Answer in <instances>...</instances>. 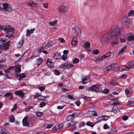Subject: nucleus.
I'll use <instances>...</instances> for the list:
<instances>
[{
    "mask_svg": "<svg viewBox=\"0 0 134 134\" xmlns=\"http://www.w3.org/2000/svg\"><path fill=\"white\" fill-rule=\"evenodd\" d=\"M5 41L3 40H0V44H1V49L3 50H7L8 49V47L9 46V41H8V42H6L5 44L4 45L2 44H4L5 43Z\"/></svg>",
    "mask_w": 134,
    "mask_h": 134,
    "instance_id": "obj_5",
    "label": "nucleus"
},
{
    "mask_svg": "<svg viewBox=\"0 0 134 134\" xmlns=\"http://www.w3.org/2000/svg\"><path fill=\"white\" fill-rule=\"evenodd\" d=\"M101 120L106 121L108 120L109 117L108 116H103L100 117Z\"/></svg>",
    "mask_w": 134,
    "mask_h": 134,
    "instance_id": "obj_29",
    "label": "nucleus"
},
{
    "mask_svg": "<svg viewBox=\"0 0 134 134\" xmlns=\"http://www.w3.org/2000/svg\"><path fill=\"white\" fill-rule=\"evenodd\" d=\"M127 66H120L119 69V70L120 71H123L124 70L126 71H128V70H127Z\"/></svg>",
    "mask_w": 134,
    "mask_h": 134,
    "instance_id": "obj_20",
    "label": "nucleus"
},
{
    "mask_svg": "<svg viewBox=\"0 0 134 134\" xmlns=\"http://www.w3.org/2000/svg\"><path fill=\"white\" fill-rule=\"evenodd\" d=\"M57 22V20H55L53 21L52 22H49V23L51 24L52 26H54L56 25Z\"/></svg>",
    "mask_w": 134,
    "mask_h": 134,
    "instance_id": "obj_39",
    "label": "nucleus"
},
{
    "mask_svg": "<svg viewBox=\"0 0 134 134\" xmlns=\"http://www.w3.org/2000/svg\"><path fill=\"white\" fill-rule=\"evenodd\" d=\"M99 53V50L97 49H94L93 51V53L94 54L96 55L98 54Z\"/></svg>",
    "mask_w": 134,
    "mask_h": 134,
    "instance_id": "obj_47",
    "label": "nucleus"
},
{
    "mask_svg": "<svg viewBox=\"0 0 134 134\" xmlns=\"http://www.w3.org/2000/svg\"><path fill=\"white\" fill-rule=\"evenodd\" d=\"M81 97L84 99H85L87 98H89V97H87L86 96H85L83 94H82L81 95Z\"/></svg>",
    "mask_w": 134,
    "mask_h": 134,
    "instance_id": "obj_63",
    "label": "nucleus"
},
{
    "mask_svg": "<svg viewBox=\"0 0 134 134\" xmlns=\"http://www.w3.org/2000/svg\"><path fill=\"white\" fill-rule=\"evenodd\" d=\"M36 114L38 117H40L42 116L43 115V113L42 112L38 111L36 112Z\"/></svg>",
    "mask_w": 134,
    "mask_h": 134,
    "instance_id": "obj_36",
    "label": "nucleus"
},
{
    "mask_svg": "<svg viewBox=\"0 0 134 134\" xmlns=\"http://www.w3.org/2000/svg\"><path fill=\"white\" fill-rule=\"evenodd\" d=\"M66 68H69L73 66V65L70 63L68 62H66Z\"/></svg>",
    "mask_w": 134,
    "mask_h": 134,
    "instance_id": "obj_30",
    "label": "nucleus"
},
{
    "mask_svg": "<svg viewBox=\"0 0 134 134\" xmlns=\"http://www.w3.org/2000/svg\"><path fill=\"white\" fill-rule=\"evenodd\" d=\"M126 40L128 41H133L134 40V36H128L126 38Z\"/></svg>",
    "mask_w": 134,
    "mask_h": 134,
    "instance_id": "obj_27",
    "label": "nucleus"
},
{
    "mask_svg": "<svg viewBox=\"0 0 134 134\" xmlns=\"http://www.w3.org/2000/svg\"><path fill=\"white\" fill-rule=\"evenodd\" d=\"M90 78L89 76L86 77L84 79L82 80V82L84 83H86L90 81Z\"/></svg>",
    "mask_w": 134,
    "mask_h": 134,
    "instance_id": "obj_16",
    "label": "nucleus"
},
{
    "mask_svg": "<svg viewBox=\"0 0 134 134\" xmlns=\"http://www.w3.org/2000/svg\"><path fill=\"white\" fill-rule=\"evenodd\" d=\"M26 76V74L24 73H23L20 74L19 75V78L20 79H23L25 78Z\"/></svg>",
    "mask_w": 134,
    "mask_h": 134,
    "instance_id": "obj_34",
    "label": "nucleus"
},
{
    "mask_svg": "<svg viewBox=\"0 0 134 134\" xmlns=\"http://www.w3.org/2000/svg\"><path fill=\"white\" fill-rule=\"evenodd\" d=\"M42 62L43 59L41 58H40L36 60V63L37 65H39L42 63Z\"/></svg>",
    "mask_w": 134,
    "mask_h": 134,
    "instance_id": "obj_22",
    "label": "nucleus"
},
{
    "mask_svg": "<svg viewBox=\"0 0 134 134\" xmlns=\"http://www.w3.org/2000/svg\"><path fill=\"white\" fill-rule=\"evenodd\" d=\"M12 95V94L10 92H8L6 93L4 95L5 97H8L11 96Z\"/></svg>",
    "mask_w": 134,
    "mask_h": 134,
    "instance_id": "obj_49",
    "label": "nucleus"
},
{
    "mask_svg": "<svg viewBox=\"0 0 134 134\" xmlns=\"http://www.w3.org/2000/svg\"><path fill=\"white\" fill-rule=\"evenodd\" d=\"M128 119V116L126 115H124L122 116V119L124 121Z\"/></svg>",
    "mask_w": 134,
    "mask_h": 134,
    "instance_id": "obj_55",
    "label": "nucleus"
},
{
    "mask_svg": "<svg viewBox=\"0 0 134 134\" xmlns=\"http://www.w3.org/2000/svg\"><path fill=\"white\" fill-rule=\"evenodd\" d=\"M128 103L131 105H134V101H131L129 100L128 102Z\"/></svg>",
    "mask_w": 134,
    "mask_h": 134,
    "instance_id": "obj_56",
    "label": "nucleus"
},
{
    "mask_svg": "<svg viewBox=\"0 0 134 134\" xmlns=\"http://www.w3.org/2000/svg\"><path fill=\"white\" fill-rule=\"evenodd\" d=\"M123 24L126 26H128L130 25V20L126 17H123L121 19Z\"/></svg>",
    "mask_w": 134,
    "mask_h": 134,
    "instance_id": "obj_7",
    "label": "nucleus"
},
{
    "mask_svg": "<svg viewBox=\"0 0 134 134\" xmlns=\"http://www.w3.org/2000/svg\"><path fill=\"white\" fill-rule=\"evenodd\" d=\"M15 94L16 95L19 96L22 99L23 98L24 96V93L21 90L16 91Z\"/></svg>",
    "mask_w": 134,
    "mask_h": 134,
    "instance_id": "obj_11",
    "label": "nucleus"
},
{
    "mask_svg": "<svg viewBox=\"0 0 134 134\" xmlns=\"http://www.w3.org/2000/svg\"><path fill=\"white\" fill-rule=\"evenodd\" d=\"M112 111L114 113H116L119 111V109L118 107H115L113 108Z\"/></svg>",
    "mask_w": 134,
    "mask_h": 134,
    "instance_id": "obj_31",
    "label": "nucleus"
},
{
    "mask_svg": "<svg viewBox=\"0 0 134 134\" xmlns=\"http://www.w3.org/2000/svg\"><path fill=\"white\" fill-rule=\"evenodd\" d=\"M68 10V9L67 7L63 5L61 6L59 9V11L63 13L67 12Z\"/></svg>",
    "mask_w": 134,
    "mask_h": 134,
    "instance_id": "obj_10",
    "label": "nucleus"
},
{
    "mask_svg": "<svg viewBox=\"0 0 134 134\" xmlns=\"http://www.w3.org/2000/svg\"><path fill=\"white\" fill-rule=\"evenodd\" d=\"M87 90L91 91H94L96 92H100L101 91L102 89L99 86L96 85H94L92 87L87 88Z\"/></svg>",
    "mask_w": 134,
    "mask_h": 134,
    "instance_id": "obj_6",
    "label": "nucleus"
},
{
    "mask_svg": "<svg viewBox=\"0 0 134 134\" xmlns=\"http://www.w3.org/2000/svg\"><path fill=\"white\" fill-rule=\"evenodd\" d=\"M55 73L56 75H58L60 74V72L57 69H55L54 70Z\"/></svg>",
    "mask_w": 134,
    "mask_h": 134,
    "instance_id": "obj_61",
    "label": "nucleus"
},
{
    "mask_svg": "<svg viewBox=\"0 0 134 134\" xmlns=\"http://www.w3.org/2000/svg\"><path fill=\"white\" fill-rule=\"evenodd\" d=\"M134 15V11L131 10L128 13V16H131L132 15Z\"/></svg>",
    "mask_w": 134,
    "mask_h": 134,
    "instance_id": "obj_50",
    "label": "nucleus"
},
{
    "mask_svg": "<svg viewBox=\"0 0 134 134\" xmlns=\"http://www.w3.org/2000/svg\"><path fill=\"white\" fill-rule=\"evenodd\" d=\"M27 4L29 6L33 7L35 6V4L33 1H29L27 3Z\"/></svg>",
    "mask_w": 134,
    "mask_h": 134,
    "instance_id": "obj_25",
    "label": "nucleus"
},
{
    "mask_svg": "<svg viewBox=\"0 0 134 134\" xmlns=\"http://www.w3.org/2000/svg\"><path fill=\"white\" fill-rule=\"evenodd\" d=\"M40 107L41 108H42L43 106L46 105V103L44 102H42L40 103Z\"/></svg>",
    "mask_w": 134,
    "mask_h": 134,
    "instance_id": "obj_42",
    "label": "nucleus"
},
{
    "mask_svg": "<svg viewBox=\"0 0 134 134\" xmlns=\"http://www.w3.org/2000/svg\"><path fill=\"white\" fill-rule=\"evenodd\" d=\"M111 53L110 52H108L106 54L103 55L104 59L107 58L109 57Z\"/></svg>",
    "mask_w": 134,
    "mask_h": 134,
    "instance_id": "obj_37",
    "label": "nucleus"
},
{
    "mask_svg": "<svg viewBox=\"0 0 134 134\" xmlns=\"http://www.w3.org/2000/svg\"><path fill=\"white\" fill-rule=\"evenodd\" d=\"M104 56H103V55H102L101 57H99V58H98L97 59V61H100L103 59H104Z\"/></svg>",
    "mask_w": 134,
    "mask_h": 134,
    "instance_id": "obj_58",
    "label": "nucleus"
},
{
    "mask_svg": "<svg viewBox=\"0 0 134 134\" xmlns=\"http://www.w3.org/2000/svg\"><path fill=\"white\" fill-rule=\"evenodd\" d=\"M35 30V29H32L30 30H26V36L27 37H29L31 34L33 33L34 32Z\"/></svg>",
    "mask_w": 134,
    "mask_h": 134,
    "instance_id": "obj_15",
    "label": "nucleus"
},
{
    "mask_svg": "<svg viewBox=\"0 0 134 134\" xmlns=\"http://www.w3.org/2000/svg\"><path fill=\"white\" fill-rule=\"evenodd\" d=\"M114 99H113L112 100H111L110 102V103L111 104H114Z\"/></svg>",
    "mask_w": 134,
    "mask_h": 134,
    "instance_id": "obj_64",
    "label": "nucleus"
},
{
    "mask_svg": "<svg viewBox=\"0 0 134 134\" xmlns=\"http://www.w3.org/2000/svg\"><path fill=\"white\" fill-rule=\"evenodd\" d=\"M114 103L115 105H119L121 104L119 102L115 99H114Z\"/></svg>",
    "mask_w": 134,
    "mask_h": 134,
    "instance_id": "obj_52",
    "label": "nucleus"
},
{
    "mask_svg": "<svg viewBox=\"0 0 134 134\" xmlns=\"http://www.w3.org/2000/svg\"><path fill=\"white\" fill-rule=\"evenodd\" d=\"M127 70H129L130 68H134V63L130 62L129 63L128 65H126Z\"/></svg>",
    "mask_w": 134,
    "mask_h": 134,
    "instance_id": "obj_21",
    "label": "nucleus"
},
{
    "mask_svg": "<svg viewBox=\"0 0 134 134\" xmlns=\"http://www.w3.org/2000/svg\"><path fill=\"white\" fill-rule=\"evenodd\" d=\"M66 63L61 65L60 66V68H66Z\"/></svg>",
    "mask_w": 134,
    "mask_h": 134,
    "instance_id": "obj_41",
    "label": "nucleus"
},
{
    "mask_svg": "<svg viewBox=\"0 0 134 134\" xmlns=\"http://www.w3.org/2000/svg\"><path fill=\"white\" fill-rule=\"evenodd\" d=\"M79 62V60L78 59L75 58L74 59L73 61V63L74 64H76L78 63Z\"/></svg>",
    "mask_w": 134,
    "mask_h": 134,
    "instance_id": "obj_45",
    "label": "nucleus"
},
{
    "mask_svg": "<svg viewBox=\"0 0 134 134\" xmlns=\"http://www.w3.org/2000/svg\"><path fill=\"white\" fill-rule=\"evenodd\" d=\"M60 125H56L53 128V129L54 128L56 130H57L58 129H60Z\"/></svg>",
    "mask_w": 134,
    "mask_h": 134,
    "instance_id": "obj_53",
    "label": "nucleus"
},
{
    "mask_svg": "<svg viewBox=\"0 0 134 134\" xmlns=\"http://www.w3.org/2000/svg\"><path fill=\"white\" fill-rule=\"evenodd\" d=\"M125 93L126 94L127 96L128 95L129 93H130V91H129L128 90V89L126 88L125 89Z\"/></svg>",
    "mask_w": 134,
    "mask_h": 134,
    "instance_id": "obj_57",
    "label": "nucleus"
},
{
    "mask_svg": "<svg viewBox=\"0 0 134 134\" xmlns=\"http://www.w3.org/2000/svg\"><path fill=\"white\" fill-rule=\"evenodd\" d=\"M17 105L16 104H15L14 105L13 108L11 110V111H14L15 109H17Z\"/></svg>",
    "mask_w": 134,
    "mask_h": 134,
    "instance_id": "obj_54",
    "label": "nucleus"
},
{
    "mask_svg": "<svg viewBox=\"0 0 134 134\" xmlns=\"http://www.w3.org/2000/svg\"><path fill=\"white\" fill-rule=\"evenodd\" d=\"M13 28L10 27L9 26L5 27L4 30L5 31H7L5 35L6 36L8 37H9L11 36L13 33Z\"/></svg>",
    "mask_w": 134,
    "mask_h": 134,
    "instance_id": "obj_4",
    "label": "nucleus"
},
{
    "mask_svg": "<svg viewBox=\"0 0 134 134\" xmlns=\"http://www.w3.org/2000/svg\"><path fill=\"white\" fill-rule=\"evenodd\" d=\"M109 92V90L108 89H104V91H103V92L105 94L108 93Z\"/></svg>",
    "mask_w": 134,
    "mask_h": 134,
    "instance_id": "obj_59",
    "label": "nucleus"
},
{
    "mask_svg": "<svg viewBox=\"0 0 134 134\" xmlns=\"http://www.w3.org/2000/svg\"><path fill=\"white\" fill-rule=\"evenodd\" d=\"M121 30L117 26H113L111 27L110 31V36L112 39H117L119 37Z\"/></svg>",
    "mask_w": 134,
    "mask_h": 134,
    "instance_id": "obj_1",
    "label": "nucleus"
},
{
    "mask_svg": "<svg viewBox=\"0 0 134 134\" xmlns=\"http://www.w3.org/2000/svg\"><path fill=\"white\" fill-rule=\"evenodd\" d=\"M109 128V126L107 124H105L103 126V128L104 129H107Z\"/></svg>",
    "mask_w": 134,
    "mask_h": 134,
    "instance_id": "obj_62",
    "label": "nucleus"
},
{
    "mask_svg": "<svg viewBox=\"0 0 134 134\" xmlns=\"http://www.w3.org/2000/svg\"><path fill=\"white\" fill-rule=\"evenodd\" d=\"M47 65L48 67H53L54 65V63L52 62L51 59H48L47 61Z\"/></svg>",
    "mask_w": 134,
    "mask_h": 134,
    "instance_id": "obj_12",
    "label": "nucleus"
},
{
    "mask_svg": "<svg viewBox=\"0 0 134 134\" xmlns=\"http://www.w3.org/2000/svg\"><path fill=\"white\" fill-rule=\"evenodd\" d=\"M46 126H47V128L48 129H49L51 128L53 126V124L52 123H51L50 124H46L45 125Z\"/></svg>",
    "mask_w": 134,
    "mask_h": 134,
    "instance_id": "obj_43",
    "label": "nucleus"
},
{
    "mask_svg": "<svg viewBox=\"0 0 134 134\" xmlns=\"http://www.w3.org/2000/svg\"><path fill=\"white\" fill-rule=\"evenodd\" d=\"M106 69L107 71H109L110 70H112L111 67L110 65L107 66L106 68Z\"/></svg>",
    "mask_w": 134,
    "mask_h": 134,
    "instance_id": "obj_60",
    "label": "nucleus"
},
{
    "mask_svg": "<svg viewBox=\"0 0 134 134\" xmlns=\"http://www.w3.org/2000/svg\"><path fill=\"white\" fill-rule=\"evenodd\" d=\"M45 48V47L43 46L41 47L38 49V53H41L44 49Z\"/></svg>",
    "mask_w": 134,
    "mask_h": 134,
    "instance_id": "obj_44",
    "label": "nucleus"
},
{
    "mask_svg": "<svg viewBox=\"0 0 134 134\" xmlns=\"http://www.w3.org/2000/svg\"><path fill=\"white\" fill-rule=\"evenodd\" d=\"M1 131L2 132V134H10V132L5 130L4 129H3L1 130Z\"/></svg>",
    "mask_w": 134,
    "mask_h": 134,
    "instance_id": "obj_28",
    "label": "nucleus"
},
{
    "mask_svg": "<svg viewBox=\"0 0 134 134\" xmlns=\"http://www.w3.org/2000/svg\"><path fill=\"white\" fill-rule=\"evenodd\" d=\"M76 122L74 121H72L69 124H68V126H74L76 124Z\"/></svg>",
    "mask_w": 134,
    "mask_h": 134,
    "instance_id": "obj_32",
    "label": "nucleus"
},
{
    "mask_svg": "<svg viewBox=\"0 0 134 134\" xmlns=\"http://www.w3.org/2000/svg\"><path fill=\"white\" fill-rule=\"evenodd\" d=\"M76 37H75L72 39L71 42V44L72 45H76L77 44V42Z\"/></svg>",
    "mask_w": 134,
    "mask_h": 134,
    "instance_id": "obj_19",
    "label": "nucleus"
},
{
    "mask_svg": "<svg viewBox=\"0 0 134 134\" xmlns=\"http://www.w3.org/2000/svg\"><path fill=\"white\" fill-rule=\"evenodd\" d=\"M90 43L88 41L85 43L83 47L86 48V51L88 52H90L91 51V49L90 47Z\"/></svg>",
    "mask_w": 134,
    "mask_h": 134,
    "instance_id": "obj_9",
    "label": "nucleus"
},
{
    "mask_svg": "<svg viewBox=\"0 0 134 134\" xmlns=\"http://www.w3.org/2000/svg\"><path fill=\"white\" fill-rule=\"evenodd\" d=\"M13 71H14L15 72H19L21 71V69L19 66H13Z\"/></svg>",
    "mask_w": 134,
    "mask_h": 134,
    "instance_id": "obj_14",
    "label": "nucleus"
},
{
    "mask_svg": "<svg viewBox=\"0 0 134 134\" xmlns=\"http://www.w3.org/2000/svg\"><path fill=\"white\" fill-rule=\"evenodd\" d=\"M74 114V113H73L72 115L68 116L66 118L67 120L69 121L72 120L73 119V117L74 118L75 117Z\"/></svg>",
    "mask_w": 134,
    "mask_h": 134,
    "instance_id": "obj_23",
    "label": "nucleus"
},
{
    "mask_svg": "<svg viewBox=\"0 0 134 134\" xmlns=\"http://www.w3.org/2000/svg\"><path fill=\"white\" fill-rule=\"evenodd\" d=\"M86 125L88 126H90L91 127H92L93 126V123L90 122L88 121L86 123Z\"/></svg>",
    "mask_w": 134,
    "mask_h": 134,
    "instance_id": "obj_46",
    "label": "nucleus"
},
{
    "mask_svg": "<svg viewBox=\"0 0 134 134\" xmlns=\"http://www.w3.org/2000/svg\"><path fill=\"white\" fill-rule=\"evenodd\" d=\"M72 35L74 37H78L81 34L80 29L77 27H75L72 29Z\"/></svg>",
    "mask_w": 134,
    "mask_h": 134,
    "instance_id": "obj_3",
    "label": "nucleus"
},
{
    "mask_svg": "<svg viewBox=\"0 0 134 134\" xmlns=\"http://www.w3.org/2000/svg\"><path fill=\"white\" fill-rule=\"evenodd\" d=\"M3 8H2L4 9L5 11L10 12L12 10V8L10 7V6L8 3H3Z\"/></svg>",
    "mask_w": 134,
    "mask_h": 134,
    "instance_id": "obj_8",
    "label": "nucleus"
},
{
    "mask_svg": "<svg viewBox=\"0 0 134 134\" xmlns=\"http://www.w3.org/2000/svg\"><path fill=\"white\" fill-rule=\"evenodd\" d=\"M38 88L41 91H44L45 89V87L44 86H39Z\"/></svg>",
    "mask_w": 134,
    "mask_h": 134,
    "instance_id": "obj_51",
    "label": "nucleus"
},
{
    "mask_svg": "<svg viewBox=\"0 0 134 134\" xmlns=\"http://www.w3.org/2000/svg\"><path fill=\"white\" fill-rule=\"evenodd\" d=\"M23 43V40L22 39L20 40L19 42L18 43L17 47L18 48H20L21 47Z\"/></svg>",
    "mask_w": 134,
    "mask_h": 134,
    "instance_id": "obj_26",
    "label": "nucleus"
},
{
    "mask_svg": "<svg viewBox=\"0 0 134 134\" xmlns=\"http://www.w3.org/2000/svg\"><path fill=\"white\" fill-rule=\"evenodd\" d=\"M13 71V66H11L9 67L7 69L4 70V71L8 73H10L11 71Z\"/></svg>",
    "mask_w": 134,
    "mask_h": 134,
    "instance_id": "obj_18",
    "label": "nucleus"
},
{
    "mask_svg": "<svg viewBox=\"0 0 134 134\" xmlns=\"http://www.w3.org/2000/svg\"><path fill=\"white\" fill-rule=\"evenodd\" d=\"M110 83L114 85L115 86L117 84V82L115 80H112L110 82Z\"/></svg>",
    "mask_w": 134,
    "mask_h": 134,
    "instance_id": "obj_38",
    "label": "nucleus"
},
{
    "mask_svg": "<svg viewBox=\"0 0 134 134\" xmlns=\"http://www.w3.org/2000/svg\"><path fill=\"white\" fill-rule=\"evenodd\" d=\"M117 39H115L114 40V39H111L112 41H111V44L112 46H113L115 44H116L117 43Z\"/></svg>",
    "mask_w": 134,
    "mask_h": 134,
    "instance_id": "obj_35",
    "label": "nucleus"
},
{
    "mask_svg": "<svg viewBox=\"0 0 134 134\" xmlns=\"http://www.w3.org/2000/svg\"><path fill=\"white\" fill-rule=\"evenodd\" d=\"M102 44L104 45L107 44L111 42L109 33L107 32L103 34L100 39Z\"/></svg>",
    "mask_w": 134,
    "mask_h": 134,
    "instance_id": "obj_2",
    "label": "nucleus"
},
{
    "mask_svg": "<svg viewBox=\"0 0 134 134\" xmlns=\"http://www.w3.org/2000/svg\"><path fill=\"white\" fill-rule=\"evenodd\" d=\"M110 65L111 67L112 70H113L115 68L117 67L116 65V64H113Z\"/></svg>",
    "mask_w": 134,
    "mask_h": 134,
    "instance_id": "obj_40",
    "label": "nucleus"
},
{
    "mask_svg": "<svg viewBox=\"0 0 134 134\" xmlns=\"http://www.w3.org/2000/svg\"><path fill=\"white\" fill-rule=\"evenodd\" d=\"M9 121L11 122H13L15 120L14 117L13 116H11L10 117Z\"/></svg>",
    "mask_w": 134,
    "mask_h": 134,
    "instance_id": "obj_48",
    "label": "nucleus"
},
{
    "mask_svg": "<svg viewBox=\"0 0 134 134\" xmlns=\"http://www.w3.org/2000/svg\"><path fill=\"white\" fill-rule=\"evenodd\" d=\"M46 97H45V96H42L38 93H36L34 96V98H36L40 100L43 98L45 99Z\"/></svg>",
    "mask_w": 134,
    "mask_h": 134,
    "instance_id": "obj_13",
    "label": "nucleus"
},
{
    "mask_svg": "<svg viewBox=\"0 0 134 134\" xmlns=\"http://www.w3.org/2000/svg\"><path fill=\"white\" fill-rule=\"evenodd\" d=\"M27 117H25L23 120L22 122L24 126H28L29 125V124L27 120Z\"/></svg>",
    "mask_w": 134,
    "mask_h": 134,
    "instance_id": "obj_17",
    "label": "nucleus"
},
{
    "mask_svg": "<svg viewBox=\"0 0 134 134\" xmlns=\"http://www.w3.org/2000/svg\"><path fill=\"white\" fill-rule=\"evenodd\" d=\"M126 48V45H125L123 47L121 50H120L118 53V54L120 55L122 54L124 51L125 49Z\"/></svg>",
    "mask_w": 134,
    "mask_h": 134,
    "instance_id": "obj_24",
    "label": "nucleus"
},
{
    "mask_svg": "<svg viewBox=\"0 0 134 134\" xmlns=\"http://www.w3.org/2000/svg\"><path fill=\"white\" fill-rule=\"evenodd\" d=\"M89 113L91 116H96L97 115V113L95 111H90Z\"/></svg>",
    "mask_w": 134,
    "mask_h": 134,
    "instance_id": "obj_33",
    "label": "nucleus"
}]
</instances>
